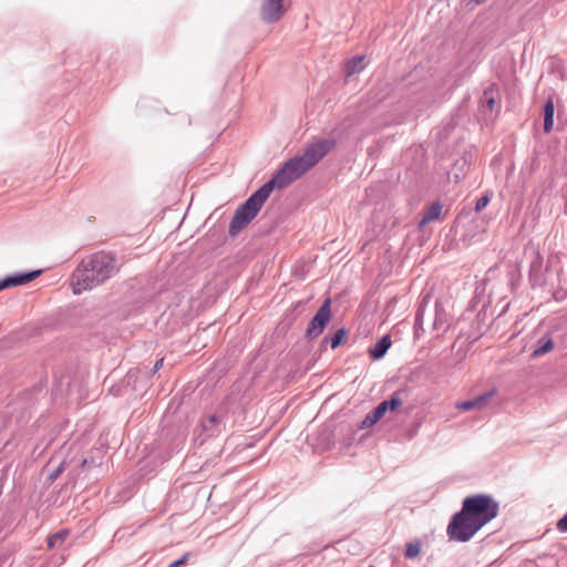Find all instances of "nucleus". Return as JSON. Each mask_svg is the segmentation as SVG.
Returning <instances> with one entry per match:
<instances>
[{"instance_id": "nucleus-8", "label": "nucleus", "mask_w": 567, "mask_h": 567, "mask_svg": "<svg viewBox=\"0 0 567 567\" xmlns=\"http://www.w3.org/2000/svg\"><path fill=\"white\" fill-rule=\"evenodd\" d=\"M496 395H497V390L491 389L487 392H485L474 399L466 400L463 402H457L455 404V408L457 410L464 411V412L472 411V410L482 411L491 404V402L493 401V399Z\"/></svg>"}, {"instance_id": "nucleus-22", "label": "nucleus", "mask_w": 567, "mask_h": 567, "mask_svg": "<svg viewBox=\"0 0 567 567\" xmlns=\"http://www.w3.org/2000/svg\"><path fill=\"white\" fill-rule=\"evenodd\" d=\"M188 557H189V554L186 553V554H184V556L181 559H177V560L171 563L168 567H181L184 564H186Z\"/></svg>"}, {"instance_id": "nucleus-20", "label": "nucleus", "mask_w": 567, "mask_h": 567, "mask_svg": "<svg viewBox=\"0 0 567 567\" xmlns=\"http://www.w3.org/2000/svg\"><path fill=\"white\" fill-rule=\"evenodd\" d=\"M556 527L560 533H567V513L557 522Z\"/></svg>"}, {"instance_id": "nucleus-6", "label": "nucleus", "mask_w": 567, "mask_h": 567, "mask_svg": "<svg viewBox=\"0 0 567 567\" xmlns=\"http://www.w3.org/2000/svg\"><path fill=\"white\" fill-rule=\"evenodd\" d=\"M402 405V400L399 395L394 394L390 400L382 401L372 412L365 415L362 421L361 427L368 429L373 426L380 421L388 411H396Z\"/></svg>"}, {"instance_id": "nucleus-13", "label": "nucleus", "mask_w": 567, "mask_h": 567, "mask_svg": "<svg viewBox=\"0 0 567 567\" xmlns=\"http://www.w3.org/2000/svg\"><path fill=\"white\" fill-rule=\"evenodd\" d=\"M392 341L390 336H384L381 340L377 342V344L369 350V354L373 360L381 359L388 349L391 347Z\"/></svg>"}, {"instance_id": "nucleus-25", "label": "nucleus", "mask_w": 567, "mask_h": 567, "mask_svg": "<svg viewBox=\"0 0 567 567\" xmlns=\"http://www.w3.org/2000/svg\"><path fill=\"white\" fill-rule=\"evenodd\" d=\"M86 463H87V460H86V458H83V460L81 461L80 466L83 468V467L86 465Z\"/></svg>"}, {"instance_id": "nucleus-7", "label": "nucleus", "mask_w": 567, "mask_h": 567, "mask_svg": "<svg viewBox=\"0 0 567 567\" xmlns=\"http://www.w3.org/2000/svg\"><path fill=\"white\" fill-rule=\"evenodd\" d=\"M331 301L327 299L322 306L319 308L315 317L309 323L307 329V333L310 337H318L323 331L324 327L328 324L331 318Z\"/></svg>"}, {"instance_id": "nucleus-12", "label": "nucleus", "mask_w": 567, "mask_h": 567, "mask_svg": "<svg viewBox=\"0 0 567 567\" xmlns=\"http://www.w3.org/2000/svg\"><path fill=\"white\" fill-rule=\"evenodd\" d=\"M364 56L363 55H357L351 59H349L344 63V72L348 78L360 73L364 69Z\"/></svg>"}, {"instance_id": "nucleus-9", "label": "nucleus", "mask_w": 567, "mask_h": 567, "mask_svg": "<svg viewBox=\"0 0 567 567\" xmlns=\"http://www.w3.org/2000/svg\"><path fill=\"white\" fill-rule=\"evenodd\" d=\"M40 274L41 270H34L24 274L10 275L0 279V291L10 287L27 285L39 277Z\"/></svg>"}, {"instance_id": "nucleus-3", "label": "nucleus", "mask_w": 567, "mask_h": 567, "mask_svg": "<svg viewBox=\"0 0 567 567\" xmlns=\"http://www.w3.org/2000/svg\"><path fill=\"white\" fill-rule=\"evenodd\" d=\"M120 270L113 255L97 252L82 261L72 274L71 285L74 295L90 290L111 278Z\"/></svg>"}, {"instance_id": "nucleus-10", "label": "nucleus", "mask_w": 567, "mask_h": 567, "mask_svg": "<svg viewBox=\"0 0 567 567\" xmlns=\"http://www.w3.org/2000/svg\"><path fill=\"white\" fill-rule=\"evenodd\" d=\"M442 213V205L439 202L431 204L422 214V218L420 220V227H424L425 225L439 219Z\"/></svg>"}, {"instance_id": "nucleus-5", "label": "nucleus", "mask_w": 567, "mask_h": 567, "mask_svg": "<svg viewBox=\"0 0 567 567\" xmlns=\"http://www.w3.org/2000/svg\"><path fill=\"white\" fill-rule=\"evenodd\" d=\"M290 8V0H262L260 18L267 23L279 21Z\"/></svg>"}, {"instance_id": "nucleus-23", "label": "nucleus", "mask_w": 567, "mask_h": 567, "mask_svg": "<svg viewBox=\"0 0 567 567\" xmlns=\"http://www.w3.org/2000/svg\"><path fill=\"white\" fill-rule=\"evenodd\" d=\"M64 470V463H61V465L58 467L55 473L51 477H56L60 473H62Z\"/></svg>"}, {"instance_id": "nucleus-18", "label": "nucleus", "mask_w": 567, "mask_h": 567, "mask_svg": "<svg viewBox=\"0 0 567 567\" xmlns=\"http://www.w3.org/2000/svg\"><path fill=\"white\" fill-rule=\"evenodd\" d=\"M489 200L491 198L488 195H484L481 198H478L475 205V212H482L488 205Z\"/></svg>"}, {"instance_id": "nucleus-21", "label": "nucleus", "mask_w": 567, "mask_h": 567, "mask_svg": "<svg viewBox=\"0 0 567 567\" xmlns=\"http://www.w3.org/2000/svg\"><path fill=\"white\" fill-rule=\"evenodd\" d=\"M465 165H466V163L463 161L462 164H461V167L454 174V182L455 183H458L464 177V175H465V171H464Z\"/></svg>"}, {"instance_id": "nucleus-24", "label": "nucleus", "mask_w": 567, "mask_h": 567, "mask_svg": "<svg viewBox=\"0 0 567 567\" xmlns=\"http://www.w3.org/2000/svg\"><path fill=\"white\" fill-rule=\"evenodd\" d=\"M163 365V359H159L156 361L155 365H154V370H158L161 369Z\"/></svg>"}, {"instance_id": "nucleus-17", "label": "nucleus", "mask_w": 567, "mask_h": 567, "mask_svg": "<svg viewBox=\"0 0 567 567\" xmlns=\"http://www.w3.org/2000/svg\"><path fill=\"white\" fill-rule=\"evenodd\" d=\"M554 349V342L550 338H547L543 344L534 349V357L543 355Z\"/></svg>"}, {"instance_id": "nucleus-14", "label": "nucleus", "mask_w": 567, "mask_h": 567, "mask_svg": "<svg viewBox=\"0 0 567 567\" xmlns=\"http://www.w3.org/2000/svg\"><path fill=\"white\" fill-rule=\"evenodd\" d=\"M554 113L555 105L551 99H549L544 106V131L549 133L554 126Z\"/></svg>"}, {"instance_id": "nucleus-4", "label": "nucleus", "mask_w": 567, "mask_h": 567, "mask_svg": "<svg viewBox=\"0 0 567 567\" xmlns=\"http://www.w3.org/2000/svg\"><path fill=\"white\" fill-rule=\"evenodd\" d=\"M269 195L267 189L261 186L235 212L229 225L230 236H236L256 217Z\"/></svg>"}, {"instance_id": "nucleus-19", "label": "nucleus", "mask_w": 567, "mask_h": 567, "mask_svg": "<svg viewBox=\"0 0 567 567\" xmlns=\"http://www.w3.org/2000/svg\"><path fill=\"white\" fill-rule=\"evenodd\" d=\"M342 337H343V330H338L337 333L331 339V348L332 349H336L340 344Z\"/></svg>"}, {"instance_id": "nucleus-15", "label": "nucleus", "mask_w": 567, "mask_h": 567, "mask_svg": "<svg viewBox=\"0 0 567 567\" xmlns=\"http://www.w3.org/2000/svg\"><path fill=\"white\" fill-rule=\"evenodd\" d=\"M70 535L69 529H61L60 532L52 534L48 537L47 543L49 548L60 547L68 536Z\"/></svg>"}, {"instance_id": "nucleus-16", "label": "nucleus", "mask_w": 567, "mask_h": 567, "mask_svg": "<svg viewBox=\"0 0 567 567\" xmlns=\"http://www.w3.org/2000/svg\"><path fill=\"white\" fill-rule=\"evenodd\" d=\"M422 544L419 540L411 542L406 544L405 548V557L406 558H415L421 554Z\"/></svg>"}, {"instance_id": "nucleus-11", "label": "nucleus", "mask_w": 567, "mask_h": 567, "mask_svg": "<svg viewBox=\"0 0 567 567\" xmlns=\"http://www.w3.org/2000/svg\"><path fill=\"white\" fill-rule=\"evenodd\" d=\"M498 90L492 84L484 91L482 102L489 111H494L498 106Z\"/></svg>"}, {"instance_id": "nucleus-1", "label": "nucleus", "mask_w": 567, "mask_h": 567, "mask_svg": "<svg viewBox=\"0 0 567 567\" xmlns=\"http://www.w3.org/2000/svg\"><path fill=\"white\" fill-rule=\"evenodd\" d=\"M498 503L489 495L476 494L463 501L462 509L447 526V535L456 542H467L484 525L498 515Z\"/></svg>"}, {"instance_id": "nucleus-2", "label": "nucleus", "mask_w": 567, "mask_h": 567, "mask_svg": "<svg viewBox=\"0 0 567 567\" xmlns=\"http://www.w3.org/2000/svg\"><path fill=\"white\" fill-rule=\"evenodd\" d=\"M336 146L332 140H320L308 145L303 153L287 161L274 177L264 184L269 194L277 188L281 189L297 181L313 166H316Z\"/></svg>"}]
</instances>
